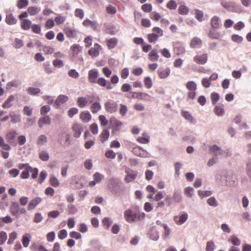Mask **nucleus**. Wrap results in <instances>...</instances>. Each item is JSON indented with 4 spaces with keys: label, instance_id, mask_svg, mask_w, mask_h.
<instances>
[{
    "label": "nucleus",
    "instance_id": "1",
    "mask_svg": "<svg viewBox=\"0 0 251 251\" xmlns=\"http://www.w3.org/2000/svg\"><path fill=\"white\" fill-rule=\"evenodd\" d=\"M145 216L144 213L136 211L134 212L131 209H128L124 212V218L129 223H134L143 218Z\"/></svg>",
    "mask_w": 251,
    "mask_h": 251
},
{
    "label": "nucleus",
    "instance_id": "2",
    "mask_svg": "<svg viewBox=\"0 0 251 251\" xmlns=\"http://www.w3.org/2000/svg\"><path fill=\"white\" fill-rule=\"evenodd\" d=\"M18 135L17 132L15 130H11L8 131L5 135V139L8 143L13 146L17 145L16 141V137Z\"/></svg>",
    "mask_w": 251,
    "mask_h": 251
},
{
    "label": "nucleus",
    "instance_id": "3",
    "mask_svg": "<svg viewBox=\"0 0 251 251\" xmlns=\"http://www.w3.org/2000/svg\"><path fill=\"white\" fill-rule=\"evenodd\" d=\"M132 152L136 156L143 158L151 157V154L147 151L139 146L134 147L132 151Z\"/></svg>",
    "mask_w": 251,
    "mask_h": 251
},
{
    "label": "nucleus",
    "instance_id": "4",
    "mask_svg": "<svg viewBox=\"0 0 251 251\" xmlns=\"http://www.w3.org/2000/svg\"><path fill=\"white\" fill-rule=\"evenodd\" d=\"M105 110L110 113H115L118 110V104L112 100H108L104 103Z\"/></svg>",
    "mask_w": 251,
    "mask_h": 251
},
{
    "label": "nucleus",
    "instance_id": "5",
    "mask_svg": "<svg viewBox=\"0 0 251 251\" xmlns=\"http://www.w3.org/2000/svg\"><path fill=\"white\" fill-rule=\"evenodd\" d=\"M93 100L94 97L92 96H88L87 98L79 97L77 100V104L80 108H84L87 105L88 101L91 103Z\"/></svg>",
    "mask_w": 251,
    "mask_h": 251
},
{
    "label": "nucleus",
    "instance_id": "6",
    "mask_svg": "<svg viewBox=\"0 0 251 251\" xmlns=\"http://www.w3.org/2000/svg\"><path fill=\"white\" fill-rule=\"evenodd\" d=\"M226 173V172L223 170H220L217 172L215 175V180L218 184L221 185H224Z\"/></svg>",
    "mask_w": 251,
    "mask_h": 251
},
{
    "label": "nucleus",
    "instance_id": "7",
    "mask_svg": "<svg viewBox=\"0 0 251 251\" xmlns=\"http://www.w3.org/2000/svg\"><path fill=\"white\" fill-rule=\"evenodd\" d=\"M73 132V136L75 138H78L80 136L83 130L82 125L78 123H74L72 126Z\"/></svg>",
    "mask_w": 251,
    "mask_h": 251
},
{
    "label": "nucleus",
    "instance_id": "8",
    "mask_svg": "<svg viewBox=\"0 0 251 251\" xmlns=\"http://www.w3.org/2000/svg\"><path fill=\"white\" fill-rule=\"evenodd\" d=\"M99 76V72L97 69H92L88 72V79L90 83H96Z\"/></svg>",
    "mask_w": 251,
    "mask_h": 251
},
{
    "label": "nucleus",
    "instance_id": "9",
    "mask_svg": "<svg viewBox=\"0 0 251 251\" xmlns=\"http://www.w3.org/2000/svg\"><path fill=\"white\" fill-rule=\"evenodd\" d=\"M210 151L215 156V158L222 157L224 155V151L217 145H213L210 147Z\"/></svg>",
    "mask_w": 251,
    "mask_h": 251
},
{
    "label": "nucleus",
    "instance_id": "10",
    "mask_svg": "<svg viewBox=\"0 0 251 251\" xmlns=\"http://www.w3.org/2000/svg\"><path fill=\"white\" fill-rule=\"evenodd\" d=\"M110 123L112 127H114L112 132H114L119 129L122 126V123L115 117H112L109 120Z\"/></svg>",
    "mask_w": 251,
    "mask_h": 251
},
{
    "label": "nucleus",
    "instance_id": "11",
    "mask_svg": "<svg viewBox=\"0 0 251 251\" xmlns=\"http://www.w3.org/2000/svg\"><path fill=\"white\" fill-rule=\"evenodd\" d=\"M101 47L98 43H96L94 45V47L91 48L88 51V54L92 56L97 57L100 54V51L101 50Z\"/></svg>",
    "mask_w": 251,
    "mask_h": 251
},
{
    "label": "nucleus",
    "instance_id": "12",
    "mask_svg": "<svg viewBox=\"0 0 251 251\" xmlns=\"http://www.w3.org/2000/svg\"><path fill=\"white\" fill-rule=\"evenodd\" d=\"M188 216L186 213L181 214L179 216H175L174 220L177 225H181L184 223L188 219Z\"/></svg>",
    "mask_w": 251,
    "mask_h": 251
},
{
    "label": "nucleus",
    "instance_id": "13",
    "mask_svg": "<svg viewBox=\"0 0 251 251\" xmlns=\"http://www.w3.org/2000/svg\"><path fill=\"white\" fill-rule=\"evenodd\" d=\"M51 121V118L49 116H43L40 118L38 121V126L42 128L45 125H50Z\"/></svg>",
    "mask_w": 251,
    "mask_h": 251
},
{
    "label": "nucleus",
    "instance_id": "14",
    "mask_svg": "<svg viewBox=\"0 0 251 251\" xmlns=\"http://www.w3.org/2000/svg\"><path fill=\"white\" fill-rule=\"evenodd\" d=\"M96 83L101 87H105L107 90H110L112 89V86H111L110 83L103 77L98 78Z\"/></svg>",
    "mask_w": 251,
    "mask_h": 251
},
{
    "label": "nucleus",
    "instance_id": "15",
    "mask_svg": "<svg viewBox=\"0 0 251 251\" xmlns=\"http://www.w3.org/2000/svg\"><path fill=\"white\" fill-rule=\"evenodd\" d=\"M167 206H170L172 203V198L170 196H167L164 201H158V203H157V205L156 206V209H158L159 208H162L164 207V206L165 205V202Z\"/></svg>",
    "mask_w": 251,
    "mask_h": 251
},
{
    "label": "nucleus",
    "instance_id": "16",
    "mask_svg": "<svg viewBox=\"0 0 251 251\" xmlns=\"http://www.w3.org/2000/svg\"><path fill=\"white\" fill-rule=\"evenodd\" d=\"M42 201V199L40 197H37L31 200L28 205L27 209L28 210L33 209L38 204L41 203Z\"/></svg>",
    "mask_w": 251,
    "mask_h": 251
},
{
    "label": "nucleus",
    "instance_id": "17",
    "mask_svg": "<svg viewBox=\"0 0 251 251\" xmlns=\"http://www.w3.org/2000/svg\"><path fill=\"white\" fill-rule=\"evenodd\" d=\"M64 31L68 38H74L76 36L77 31L75 28L67 27L64 29Z\"/></svg>",
    "mask_w": 251,
    "mask_h": 251
},
{
    "label": "nucleus",
    "instance_id": "18",
    "mask_svg": "<svg viewBox=\"0 0 251 251\" xmlns=\"http://www.w3.org/2000/svg\"><path fill=\"white\" fill-rule=\"evenodd\" d=\"M235 185V181L232 178L231 174L226 172L225 176V183L224 185L227 186H233Z\"/></svg>",
    "mask_w": 251,
    "mask_h": 251
},
{
    "label": "nucleus",
    "instance_id": "19",
    "mask_svg": "<svg viewBox=\"0 0 251 251\" xmlns=\"http://www.w3.org/2000/svg\"><path fill=\"white\" fill-rule=\"evenodd\" d=\"M132 97L141 100H149L150 98V96L146 93L143 92H133Z\"/></svg>",
    "mask_w": 251,
    "mask_h": 251
},
{
    "label": "nucleus",
    "instance_id": "20",
    "mask_svg": "<svg viewBox=\"0 0 251 251\" xmlns=\"http://www.w3.org/2000/svg\"><path fill=\"white\" fill-rule=\"evenodd\" d=\"M79 118L83 122L88 123L91 120L92 117L89 111H84L80 113Z\"/></svg>",
    "mask_w": 251,
    "mask_h": 251
},
{
    "label": "nucleus",
    "instance_id": "21",
    "mask_svg": "<svg viewBox=\"0 0 251 251\" xmlns=\"http://www.w3.org/2000/svg\"><path fill=\"white\" fill-rule=\"evenodd\" d=\"M202 41L197 37L193 38L190 43V46L192 48H199L201 47Z\"/></svg>",
    "mask_w": 251,
    "mask_h": 251
},
{
    "label": "nucleus",
    "instance_id": "22",
    "mask_svg": "<svg viewBox=\"0 0 251 251\" xmlns=\"http://www.w3.org/2000/svg\"><path fill=\"white\" fill-rule=\"evenodd\" d=\"M159 57L157 51L155 49L152 50L148 54L149 59L152 62L157 61Z\"/></svg>",
    "mask_w": 251,
    "mask_h": 251
},
{
    "label": "nucleus",
    "instance_id": "23",
    "mask_svg": "<svg viewBox=\"0 0 251 251\" xmlns=\"http://www.w3.org/2000/svg\"><path fill=\"white\" fill-rule=\"evenodd\" d=\"M82 25L85 27L91 26L94 30H96L98 27L96 21H92L88 19L83 21Z\"/></svg>",
    "mask_w": 251,
    "mask_h": 251
},
{
    "label": "nucleus",
    "instance_id": "24",
    "mask_svg": "<svg viewBox=\"0 0 251 251\" xmlns=\"http://www.w3.org/2000/svg\"><path fill=\"white\" fill-rule=\"evenodd\" d=\"M106 43L108 49H112L114 48L118 43V39L113 37L106 40Z\"/></svg>",
    "mask_w": 251,
    "mask_h": 251
},
{
    "label": "nucleus",
    "instance_id": "25",
    "mask_svg": "<svg viewBox=\"0 0 251 251\" xmlns=\"http://www.w3.org/2000/svg\"><path fill=\"white\" fill-rule=\"evenodd\" d=\"M137 173L136 172L131 171L129 172L126 176L125 180L127 183L130 182L134 180L137 176Z\"/></svg>",
    "mask_w": 251,
    "mask_h": 251
},
{
    "label": "nucleus",
    "instance_id": "26",
    "mask_svg": "<svg viewBox=\"0 0 251 251\" xmlns=\"http://www.w3.org/2000/svg\"><path fill=\"white\" fill-rule=\"evenodd\" d=\"M170 69L169 68H167L164 70H158L157 71V74L159 78L164 79L170 75Z\"/></svg>",
    "mask_w": 251,
    "mask_h": 251
},
{
    "label": "nucleus",
    "instance_id": "27",
    "mask_svg": "<svg viewBox=\"0 0 251 251\" xmlns=\"http://www.w3.org/2000/svg\"><path fill=\"white\" fill-rule=\"evenodd\" d=\"M15 100V97L13 95H10L7 100L2 104V107L3 108H9L12 106V102Z\"/></svg>",
    "mask_w": 251,
    "mask_h": 251
},
{
    "label": "nucleus",
    "instance_id": "28",
    "mask_svg": "<svg viewBox=\"0 0 251 251\" xmlns=\"http://www.w3.org/2000/svg\"><path fill=\"white\" fill-rule=\"evenodd\" d=\"M136 140L141 144H148L150 142V136L146 133H143L142 136L138 137Z\"/></svg>",
    "mask_w": 251,
    "mask_h": 251
},
{
    "label": "nucleus",
    "instance_id": "29",
    "mask_svg": "<svg viewBox=\"0 0 251 251\" xmlns=\"http://www.w3.org/2000/svg\"><path fill=\"white\" fill-rule=\"evenodd\" d=\"M13 219L9 216L4 217H0V227H3L5 224H8L12 223Z\"/></svg>",
    "mask_w": 251,
    "mask_h": 251
},
{
    "label": "nucleus",
    "instance_id": "30",
    "mask_svg": "<svg viewBox=\"0 0 251 251\" xmlns=\"http://www.w3.org/2000/svg\"><path fill=\"white\" fill-rule=\"evenodd\" d=\"M10 212L13 215H16L19 212V205L17 202H13L10 207Z\"/></svg>",
    "mask_w": 251,
    "mask_h": 251
},
{
    "label": "nucleus",
    "instance_id": "31",
    "mask_svg": "<svg viewBox=\"0 0 251 251\" xmlns=\"http://www.w3.org/2000/svg\"><path fill=\"white\" fill-rule=\"evenodd\" d=\"M174 51L176 55H179L184 53L185 49L183 46L177 44L174 47Z\"/></svg>",
    "mask_w": 251,
    "mask_h": 251
},
{
    "label": "nucleus",
    "instance_id": "32",
    "mask_svg": "<svg viewBox=\"0 0 251 251\" xmlns=\"http://www.w3.org/2000/svg\"><path fill=\"white\" fill-rule=\"evenodd\" d=\"M41 11V8L37 6H29L27 9V11L29 15L34 16L37 14Z\"/></svg>",
    "mask_w": 251,
    "mask_h": 251
},
{
    "label": "nucleus",
    "instance_id": "33",
    "mask_svg": "<svg viewBox=\"0 0 251 251\" xmlns=\"http://www.w3.org/2000/svg\"><path fill=\"white\" fill-rule=\"evenodd\" d=\"M109 132L106 129H104L102 130L101 134L100 135V141L103 143L106 141H107L109 137Z\"/></svg>",
    "mask_w": 251,
    "mask_h": 251
},
{
    "label": "nucleus",
    "instance_id": "34",
    "mask_svg": "<svg viewBox=\"0 0 251 251\" xmlns=\"http://www.w3.org/2000/svg\"><path fill=\"white\" fill-rule=\"evenodd\" d=\"M31 26V22L28 19H25L22 21L21 26L25 30H29Z\"/></svg>",
    "mask_w": 251,
    "mask_h": 251
},
{
    "label": "nucleus",
    "instance_id": "35",
    "mask_svg": "<svg viewBox=\"0 0 251 251\" xmlns=\"http://www.w3.org/2000/svg\"><path fill=\"white\" fill-rule=\"evenodd\" d=\"M31 236L29 233L24 234L22 238V243L24 247L26 248L28 246Z\"/></svg>",
    "mask_w": 251,
    "mask_h": 251
},
{
    "label": "nucleus",
    "instance_id": "36",
    "mask_svg": "<svg viewBox=\"0 0 251 251\" xmlns=\"http://www.w3.org/2000/svg\"><path fill=\"white\" fill-rule=\"evenodd\" d=\"M17 20L15 18L12 14H9L7 15L5 18V22L9 25H12L16 24L17 23Z\"/></svg>",
    "mask_w": 251,
    "mask_h": 251
},
{
    "label": "nucleus",
    "instance_id": "37",
    "mask_svg": "<svg viewBox=\"0 0 251 251\" xmlns=\"http://www.w3.org/2000/svg\"><path fill=\"white\" fill-rule=\"evenodd\" d=\"M69 100L68 96L65 95H59L55 100V103L56 105H59L61 104L64 103L67 101Z\"/></svg>",
    "mask_w": 251,
    "mask_h": 251
},
{
    "label": "nucleus",
    "instance_id": "38",
    "mask_svg": "<svg viewBox=\"0 0 251 251\" xmlns=\"http://www.w3.org/2000/svg\"><path fill=\"white\" fill-rule=\"evenodd\" d=\"M101 106L100 102H95L91 106L90 109L93 114L97 113L101 109Z\"/></svg>",
    "mask_w": 251,
    "mask_h": 251
},
{
    "label": "nucleus",
    "instance_id": "39",
    "mask_svg": "<svg viewBox=\"0 0 251 251\" xmlns=\"http://www.w3.org/2000/svg\"><path fill=\"white\" fill-rule=\"evenodd\" d=\"M71 50L72 51V54L74 56L77 55L81 51V47L78 45V44H74L71 47Z\"/></svg>",
    "mask_w": 251,
    "mask_h": 251
},
{
    "label": "nucleus",
    "instance_id": "40",
    "mask_svg": "<svg viewBox=\"0 0 251 251\" xmlns=\"http://www.w3.org/2000/svg\"><path fill=\"white\" fill-rule=\"evenodd\" d=\"M0 147H1V149L3 150H5L6 151H10L11 149V147L10 146L6 144L4 142V139L2 137L0 136Z\"/></svg>",
    "mask_w": 251,
    "mask_h": 251
},
{
    "label": "nucleus",
    "instance_id": "41",
    "mask_svg": "<svg viewBox=\"0 0 251 251\" xmlns=\"http://www.w3.org/2000/svg\"><path fill=\"white\" fill-rule=\"evenodd\" d=\"M207 203L211 207H216L218 205V202L216 198L214 197H211L208 198L206 201Z\"/></svg>",
    "mask_w": 251,
    "mask_h": 251
},
{
    "label": "nucleus",
    "instance_id": "42",
    "mask_svg": "<svg viewBox=\"0 0 251 251\" xmlns=\"http://www.w3.org/2000/svg\"><path fill=\"white\" fill-rule=\"evenodd\" d=\"M47 137L45 135H41L39 136L37 140V145L42 146L47 142Z\"/></svg>",
    "mask_w": 251,
    "mask_h": 251
},
{
    "label": "nucleus",
    "instance_id": "43",
    "mask_svg": "<svg viewBox=\"0 0 251 251\" xmlns=\"http://www.w3.org/2000/svg\"><path fill=\"white\" fill-rule=\"evenodd\" d=\"M31 250L33 251H48V250L42 245H38L36 243H33L31 246Z\"/></svg>",
    "mask_w": 251,
    "mask_h": 251
},
{
    "label": "nucleus",
    "instance_id": "44",
    "mask_svg": "<svg viewBox=\"0 0 251 251\" xmlns=\"http://www.w3.org/2000/svg\"><path fill=\"white\" fill-rule=\"evenodd\" d=\"M158 37L155 34L150 33L147 35V39L149 42L151 43H155L158 39Z\"/></svg>",
    "mask_w": 251,
    "mask_h": 251
},
{
    "label": "nucleus",
    "instance_id": "45",
    "mask_svg": "<svg viewBox=\"0 0 251 251\" xmlns=\"http://www.w3.org/2000/svg\"><path fill=\"white\" fill-rule=\"evenodd\" d=\"M178 11L180 15H186L188 13L189 9L185 5H180L178 7Z\"/></svg>",
    "mask_w": 251,
    "mask_h": 251
},
{
    "label": "nucleus",
    "instance_id": "46",
    "mask_svg": "<svg viewBox=\"0 0 251 251\" xmlns=\"http://www.w3.org/2000/svg\"><path fill=\"white\" fill-rule=\"evenodd\" d=\"M144 85L147 89L151 88L152 86V81L150 76H146L144 78Z\"/></svg>",
    "mask_w": 251,
    "mask_h": 251
},
{
    "label": "nucleus",
    "instance_id": "47",
    "mask_svg": "<svg viewBox=\"0 0 251 251\" xmlns=\"http://www.w3.org/2000/svg\"><path fill=\"white\" fill-rule=\"evenodd\" d=\"M28 0H19L17 3V6L19 9H22L28 5Z\"/></svg>",
    "mask_w": 251,
    "mask_h": 251
},
{
    "label": "nucleus",
    "instance_id": "48",
    "mask_svg": "<svg viewBox=\"0 0 251 251\" xmlns=\"http://www.w3.org/2000/svg\"><path fill=\"white\" fill-rule=\"evenodd\" d=\"M50 184L54 187H57L59 186L60 183L58 179L54 176H51L50 178Z\"/></svg>",
    "mask_w": 251,
    "mask_h": 251
},
{
    "label": "nucleus",
    "instance_id": "49",
    "mask_svg": "<svg viewBox=\"0 0 251 251\" xmlns=\"http://www.w3.org/2000/svg\"><path fill=\"white\" fill-rule=\"evenodd\" d=\"M186 87L189 91H196L197 89V85L195 82L190 81L186 83Z\"/></svg>",
    "mask_w": 251,
    "mask_h": 251
},
{
    "label": "nucleus",
    "instance_id": "50",
    "mask_svg": "<svg viewBox=\"0 0 251 251\" xmlns=\"http://www.w3.org/2000/svg\"><path fill=\"white\" fill-rule=\"evenodd\" d=\"M13 46L16 49H19L24 45L22 40L19 38H15L14 43L12 44Z\"/></svg>",
    "mask_w": 251,
    "mask_h": 251
},
{
    "label": "nucleus",
    "instance_id": "51",
    "mask_svg": "<svg viewBox=\"0 0 251 251\" xmlns=\"http://www.w3.org/2000/svg\"><path fill=\"white\" fill-rule=\"evenodd\" d=\"M209 35L210 38L215 39H218L221 37L220 33L214 29L210 31Z\"/></svg>",
    "mask_w": 251,
    "mask_h": 251
},
{
    "label": "nucleus",
    "instance_id": "52",
    "mask_svg": "<svg viewBox=\"0 0 251 251\" xmlns=\"http://www.w3.org/2000/svg\"><path fill=\"white\" fill-rule=\"evenodd\" d=\"M27 93L31 95H37L40 92V89L38 88L29 87L27 89Z\"/></svg>",
    "mask_w": 251,
    "mask_h": 251
},
{
    "label": "nucleus",
    "instance_id": "53",
    "mask_svg": "<svg viewBox=\"0 0 251 251\" xmlns=\"http://www.w3.org/2000/svg\"><path fill=\"white\" fill-rule=\"evenodd\" d=\"M17 233L16 232L13 231L11 233H10L9 235V239L8 240L7 244H13L15 240L17 238Z\"/></svg>",
    "mask_w": 251,
    "mask_h": 251
},
{
    "label": "nucleus",
    "instance_id": "54",
    "mask_svg": "<svg viewBox=\"0 0 251 251\" xmlns=\"http://www.w3.org/2000/svg\"><path fill=\"white\" fill-rule=\"evenodd\" d=\"M219 18L217 16H214L211 20V26L213 28H217L219 25Z\"/></svg>",
    "mask_w": 251,
    "mask_h": 251
},
{
    "label": "nucleus",
    "instance_id": "55",
    "mask_svg": "<svg viewBox=\"0 0 251 251\" xmlns=\"http://www.w3.org/2000/svg\"><path fill=\"white\" fill-rule=\"evenodd\" d=\"M181 115L186 120L189 121L190 122H193V118L191 116V115L189 113V112H188V111H181Z\"/></svg>",
    "mask_w": 251,
    "mask_h": 251
},
{
    "label": "nucleus",
    "instance_id": "56",
    "mask_svg": "<svg viewBox=\"0 0 251 251\" xmlns=\"http://www.w3.org/2000/svg\"><path fill=\"white\" fill-rule=\"evenodd\" d=\"M7 239V235L5 231H0V245H2L4 244Z\"/></svg>",
    "mask_w": 251,
    "mask_h": 251
},
{
    "label": "nucleus",
    "instance_id": "57",
    "mask_svg": "<svg viewBox=\"0 0 251 251\" xmlns=\"http://www.w3.org/2000/svg\"><path fill=\"white\" fill-rule=\"evenodd\" d=\"M177 5V3L175 1L171 0L167 3L166 7L169 9L175 10L176 8Z\"/></svg>",
    "mask_w": 251,
    "mask_h": 251
},
{
    "label": "nucleus",
    "instance_id": "58",
    "mask_svg": "<svg viewBox=\"0 0 251 251\" xmlns=\"http://www.w3.org/2000/svg\"><path fill=\"white\" fill-rule=\"evenodd\" d=\"M224 112V109L220 106L217 105L214 108V112L218 116L223 115Z\"/></svg>",
    "mask_w": 251,
    "mask_h": 251
},
{
    "label": "nucleus",
    "instance_id": "59",
    "mask_svg": "<svg viewBox=\"0 0 251 251\" xmlns=\"http://www.w3.org/2000/svg\"><path fill=\"white\" fill-rule=\"evenodd\" d=\"M150 17L153 21H158L161 19V16L158 13L153 11L150 14Z\"/></svg>",
    "mask_w": 251,
    "mask_h": 251
},
{
    "label": "nucleus",
    "instance_id": "60",
    "mask_svg": "<svg viewBox=\"0 0 251 251\" xmlns=\"http://www.w3.org/2000/svg\"><path fill=\"white\" fill-rule=\"evenodd\" d=\"M39 158L44 161H48L49 159V154L45 151H42L39 153Z\"/></svg>",
    "mask_w": 251,
    "mask_h": 251
},
{
    "label": "nucleus",
    "instance_id": "61",
    "mask_svg": "<svg viewBox=\"0 0 251 251\" xmlns=\"http://www.w3.org/2000/svg\"><path fill=\"white\" fill-rule=\"evenodd\" d=\"M105 32L106 34H110V35H114L116 34L115 28L113 25H110L107 26L105 29Z\"/></svg>",
    "mask_w": 251,
    "mask_h": 251
},
{
    "label": "nucleus",
    "instance_id": "62",
    "mask_svg": "<svg viewBox=\"0 0 251 251\" xmlns=\"http://www.w3.org/2000/svg\"><path fill=\"white\" fill-rule=\"evenodd\" d=\"M231 40L234 42L241 43L243 40V38L237 34H233L231 36Z\"/></svg>",
    "mask_w": 251,
    "mask_h": 251
},
{
    "label": "nucleus",
    "instance_id": "63",
    "mask_svg": "<svg viewBox=\"0 0 251 251\" xmlns=\"http://www.w3.org/2000/svg\"><path fill=\"white\" fill-rule=\"evenodd\" d=\"M66 17L59 15L54 19V21L58 25L62 24L65 21Z\"/></svg>",
    "mask_w": 251,
    "mask_h": 251
},
{
    "label": "nucleus",
    "instance_id": "64",
    "mask_svg": "<svg viewBox=\"0 0 251 251\" xmlns=\"http://www.w3.org/2000/svg\"><path fill=\"white\" fill-rule=\"evenodd\" d=\"M215 246L213 241H208L206 243V251H213L215 249Z\"/></svg>",
    "mask_w": 251,
    "mask_h": 251
}]
</instances>
